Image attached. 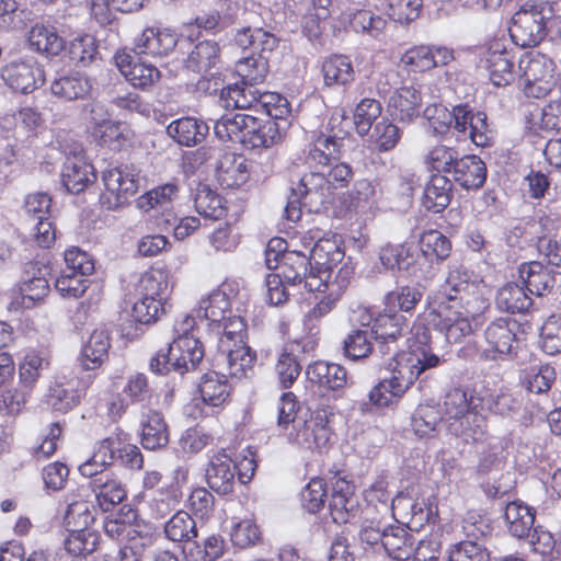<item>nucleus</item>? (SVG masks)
<instances>
[{
    "label": "nucleus",
    "instance_id": "obj_1",
    "mask_svg": "<svg viewBox=\"0 0 561 561\" xmlns=\"http://www.w3.org/2000/svg\"><path fill=\"white\" fill-rule=\"evenodd\" d=\"M408 320L398 312L385 310L370 324V331L381 354H392L394 366L391 377L380 380L369 392L370 401L387 407L392 398L402 397L416 380L420 386L430 377V371L445 362L428 344L427 330L417 333L416 343L408 352H399L398 340L405 335Z\"/></svg>",
    "mask_w": 561,
    "mask_h": 561
},
{
    "label": "nucleus",
    "instance_id": "obj_2",
    "mask_svg": "<svg viewBox=\"0 0 561 561\" xmlns=\"http://www.w3.org/2000/svg\"><path fill=\"white\" fill-rule=\"evenodd\" d=\"M432 322L449 343H459L482 324L486 301L474 286L458 272H451L445 283L427 296Z\"/></svg>",
    "mask_w": 561,
    "mask_h": 561
},
{
    "label": "nucleus",
    "instance_id": "obj_3",
    "mask_svg": "<svg viewBox=\"0 0 561 561\" xmlns=\"http://www.w3.org/2000/svg\"><path fill=\"white\" fill-rule=\"evenodd\" d=\"M558 2L529 0L512 16L510 35L520 47H535L546 36L548 24L557 18Z\"/></svg>",
    "mask_w": 561,
    "mask_h": 561
},
{
    "label": "nucleus",
    "instance_id": "obj_4",
    "mask_svg": "<svg viewBox=\"0 0 561 561\" xmlns=\"http://www.w3.org/2000/svg\"><path fill=\"white\" fill-rule=\"evenodd\" d=\"M331 184L322 172L305 173L296 184L290 187V195L285 207L286 218L298 221L301 218L302 207L310 213H320L331 203Z\"/></svg>",
    "mask_w": 561,
    "mask_h": 561
},
{
    "label": "nucleus",
    "instance_id": "obj_5",
    "mask_svg": "<svg viewBox=\"0 0 561 561\" xmlns=\"http://www.w3.org/2000/svg\"><path fill=\"white\" fill-rule=\"evenodd\" d=\"M205 351L202 342L191 334H182L169 345L167 352H158L150 360L151 371L167 375L171 371L183 376L196 369Z\"/></svg>",
    "mask_w": 561,
    "mask_h": 561
},
{
    "label": "nucleus",
    "instance_id": "obj_6",
    "mask_svg": "<svg viewBox=\"0 0 561 561\" xmlns=\"http://www.w3.org/2000/svg\"><path fill=\"white\" fill-rule=\"evenodd\" d=\"M167 288L168 279L161 271H151L141 275L137 285L139 298L134 302L131 309L135 322L151 324L165 312L163 295Z\"/></svg>",
    "mask_w": 561,
    "mask_h": 561
},
{
    "label": "nucleus",
    "instance_id": "obj_7",
    "mask_svg": "<svg viewBox=\"0 0 561 561\" xmlns=\"http://www.w3.org/2000/svg\"><path fill=\"white\" fill-rule=\"evenodd\" d=\"M102 180L105 192L102 193L100 202L107 209H117L125 205L139 188L138 174L128 167L107 169L103 172Z\"/></svg>",
    "mask_w": 561,
    "mask_h": 561
},
{
    "label": "nucleus",
    "instance_id": "obj_8",
    "mask_svg": "<svg viewBox=\"0 0 561 561\" xmlns=\"http://www.w3.org/2000/svg\"><path fill=\"white\" fill-rule=\"evenodd\" d=\"M256 362V353L245 343L230 345L222 340L218 343V353L214 357V366L226 370L231 377L241 379L252 375Z\"/></svg>",
    "mask_w": 561,
    "mask_h": 561
},
{
    "label": "nucleus",
    "instance_id": "obj_9",
    "mask_svg": "<svg viewBox=\"0 0 561 561\" xmlns=\"http://www.w3.org/2000/svg\"><path fill=\"white\" fill-rule=\"evenodd\" d=\"M1 79L14 92L32 93L45 81L42 67L34 59H18L1 69Z\"/></svg>",
    "mask_w": 561,
    "mask_h": 561
},
{
    "label": "nucleus",
    "instance_id": "obj_10",
    "mask_svg": "<svg viewBox=\"0 0 561 561\" xmlns=\"http://www.w3.org/2000/svg\"><path fill=\"white\" fill-rule=\"evenodd\" d=\"M327 423V417L321 414L295 421L288 440L301 448L321 451L327 448L331 435Z\"/></svg>",
    "mask_w": 561,
    "mask_h": 561
},
{
    "label": "nucleus",
    "instance_id": "obj_11",
    "mask_svg": "<svg viewBox=\"0 0 561 561\" xmlns=\"http://www.w3.org/2000/svg\"><path fill=\"white\" fill-rule=\"evenodd\" d=\"M114 60L122 75L136 88H150L161 77L157 67L140 61L131 49L124 48L118 50L114 56Z\"/></svg>",
    "mask_w": 561,
    "mask_h": 561
},
{
    "label": "nucleus",
    "instance_id": "obj_12",
    "mask_svg": "<svg viewBox=\"0 0 561 561\" xmlns=\"http://www.w3.org/2000/svg\"><path fill=\"white\" fill-rule=\"evenodd\" d=\"M520 331V323L513 318H499L492 321L484 330V339L492 351L501 355H511L515 352Z\"/></svg>",
    "mask_w": 561,
    "mask_h": 561
},
{
    "label": "nucleus",
    "instance_id": "obj_13",
    "mask_svg": "<svg viewBox=\"0 0 561 561\" xmlns=\"http://www.w3.org/2000/svg\"><path fill=\"white\" fill-rule=\"evenodd\" d=\"M178 44V35L169 28L147 27L136 38L135 55L167 56Z\"/></svg>",
    "mask_w": 561,
    "mask_h": 561
},
{
    "label": "nucleus",
    "instance_id": "obj_14",
    "mask_svg": "<svg viewBox=\"0 0 561 561\" xmlns=\"http://www.w3.org/2000/svg\"><path fill=\"white\" fill-rule=\"evenodd\" d=\"M306 375L312 386L324 396L329 391H336L346 386V369L334 363L323 360L314 362L307 367Z\"/></svg>",
    "mask_w": 561,
    "mask_h": 561
},
{
    "label": "nucleus",
    "instance_id": "obj_15",
    "mask_svg": "<svg viewBox=\"0 0 561 561\" xmlns=\"http://www.w3.org/2000/svg\"><path fill=\"white\" fill-rule=\"evenodd\" d=\"M92 90L90 78L79 71H60L50 83L51 93L66 102L83 100Z\"/></svg>",
    "mask_w": 561,
    "mask_h": 561
},
{
    "label": "nucleus",
    "instance_id": "obj_16",
    "mask_svg": "<svg viewBox=\"0 0 561 561\" xmlns=\"http://www.w3.org/2000/svg\"><path fill=\"white\" fill-rule=\"evenodd\" d=\"M447 431L465 443H483L488 438V424L484 415L474 409L447 424Z\"/></svg>",
    "mask_w": 561,
    "mask_h": 561
},
{
    "label": "nucleus",
    "instance_id": "obj_17",
    "mask_svg": "<svg viewBox=\"0 0 561 561\" xmlns=\"http://www.w3.org/2000/svg\"><path fill=\"white\" fill-rule=\"evenodd\" d=\"M61 181L69 193L79 194L96 181V174L91 163L75 156L66 159Z\"/></svg>",
    "mask_w": 561,
    "mask_h": 561
},
{
    "label": "nucleus",
    "instance_id": "obj_18",
    "mask_svg": "<svg viewBox=\"0 0 561 561\" xmlns=\"http://www.w3.org/2000/svg\"><path fill=\"white\" fill-rule=\"evenodd\" d=\"M332 519L336 524H346L358 514V502L354 497L352 486L345 480L336 482L329 502Z\"/></svg>",
    "mask_w": 561,
    "mask_h": 561
},
{
    "label": "nucleus",
    "instance_id": "obj_19",
    "mask_svg": "<svg viewBox=\"0 0 561 561\" xmlns=\"http://www.w3.org/2000/svg\"><path fill=\"white\" fill-rule=\"evenodd\" d=\"M208 125L195 117H182L171 122L167 134L180 146L193 147L203 142L208 134Z\"/></svg>",
    "mask_w": 561,
    "mask_h": 561
},
{
    "label": "nucleus",
    "instance_id": "obj_20",
    "mask_svg": "<svg viewBox=\"0 0 561 561\" xmlns=\"http://www.w3.org/2000/svg\"><path fill=\"white\" fill-rule=\"evenodd\" d=\"M220 61V47L216 41L204 39L197 42L190 51L185 66L193 72L203 77L213 75L211 70Z\"/></svg>",
    "mask_w": 561,
    "mask_h": 561
},
{
    "label": "nucleus",
    "instance_id": "obj_21",
    "mask_svg": "<svg viewBox=\"0 0 561 561\" xmlns=\"http://www.w3.org/2000/svg\"><path fill=\"white\" fill-rule=\"evenodd\" d=\"M456 183L467 190L480 188L486 179L485 163L478 156H465L459 158L453 171Z\"/></svg>",
    "mask_w": 561,
    "mask_h": 561
},
{
    "label": "nucleus",
    "instance_id": "obj_22",
    "mask_svg": "<svg viewBox=\"0 0 561 561\" xmlns=\"http://www.w3.org/2000/svg\"><path fill=\"white\" fill-rule=\"evenodd\" d=\"M485 67L489 70L490 80L496 87L510 84L514 79L513 61L511 54L500 44H493L485 56Z\"/></svg>",
    "mask_w": 561,
    "mask_h": 561
},
{
    "label": "nucleus",
    "instance_id": "obj_23",
    "mask_svg": "<svg viewBox=\"0 0 561 561\" xmlns=\"http://www.w3.org/2000/svg\"><path fill=\"white\" fill-rule=\"evenodd\" d=\"M236 466L226 455L214 457L206 470L208 486L218 494L226 495L233 491Z\"/></svg>",
    "mask_w": 561,
    "mask_h": 561
},
{
    "label": "nucleus",
    "instance_id": "obj_24",
    "mask_svg": "<svg viewBox=\"0 0 561 561\" xmlns=\"http://www.w3.org/2000/svg\"><path fill=\"white\" fill-rule=\"evenodd\" d=\"M252 115L225 114L214 125L216 137L225 142L231 141L244 146L249 128L253 129Z\"/></svg>",
    "mask_w": 561,
    "mask_h": 561
},
{
    "label": "nucleus",
    "instance_id": "obj_25",
    "mask_svg": "<svg viewBox=\"0 0 561 561\" xmlns=\"http://www.w3.org/2000/svg\"><path fill=\"white\" fill-rule=\"evenodd\" d=\"M236 44L242 49H251L252 54L266 56L274 51L278 46V38L262 27H242L238 30L234 36Z\"/></svg>",
    "mask_w": 561,
    "mask_h": 561
},
{
    "label": "nucleus",
    "instance_id": "obj_26",
    "mask_svg": "<svg viewBox=\"0 0 561 561\" xmlns=\"http://www.w3.org/2000/svg\"><path fill=\"white\" fill-rule=\"evenodd\" d=\"M421 104V94L413 87H402L396 90L389 100L391 115L405 123H410L419 116Z\"/></svg>",
    "mask_w": 561,
    "mask_h": 561
},
{
    "label": "nucleus",
    "instance_id": "obj_27",
    "mask_svg": "<svg viewBox=\"0 0 561 561\" xmlns=\"http://www.w3.org/2000/svg\"><path fill=\"white\" fill-rule=\"evenodd\" d=\"M255 85L241 80L233 85L224 88L220 93L222 106L233 110H251L257 106L261 91Z\"/></svg>",
    "mask_w": 561,
    "mask_h": 561
},
{
    "label": "nucleus",
    "instance_id": "obj_28",
    "mask_svg": "<svg viewBox=\"0 0 561 561\" xmlns=\"http://www.w3.org/2000/svg\"><path fill=\"white\" fill-rule=\"evenodd\" d=\"M519 272L531 294L545 296L552 293L557 283V274L541 262L534 261L523 264Z\"/></svg>",
    "mask_w": 561,
    "mask_h": 561
},
{
    "label": "nucleus",
    "instance_id": "obj_29",
    "mask_svg": "<svg viewBox=\"0 0 561 561\" xmlns=\"http://www.w3.org/2000/svg\"><path fill=\"white\" fill-rule=\"evenodd\" d=\"M453 183L443 175L435 174L424 188L422 205L433 213H440L448 207L451 201Z\"/></svg>",
    "mask_w": 561,
    "mask_h": 561
},
{
    "label": "nucleus",
    "instance_id": "obj_30",
    "mask_svg": "<svg viewBox=\"0 0 561 561\" xmlns=\"http://www.w3.org/2000/svg\"><path fill=\"white\" fill-rule=\"evenodd\" d=\"M505 520L508 525L510 533L517 538L529 537L534 528L535 510L522 502L514 501L505 507Z\"/></svg>",
    "mask_w": 561,
    "mask_h": 561
},
{
    "label": "nucleus",
    "instance_id": "obj_31",
    "mask_svg": "<svg viewBox=\"0 0 561 561\" xmlns=\"http://www.w3.org/2000/svg\"><path fill=\"white\" fill-rule=\"evenodd\" d=\"M215 169L218 181L228 187L239 185L247 179L245 159L233 152L226 151L221 153L217 159Z\"/></svg>",
    "mask_w": 561,
    "mask_h": 561
},
{
    "label": "nucleus",
    "instance_id": "obj_32",
    "mask_svg": "<svg viewBox=\"0 0 561 561\" xmlns=\"http://www.w3.org/2000/svg\"><path fill=\"white\" fill-rule=\"evenodd\" d=\"M379 260L386 270L391 272H407L416 262V252L408 243H387L380 248Z\"/></svg>",
    "mask_w": 561,
    "mask_h": 561
},
{
    "label": "nucleus",
    "instance_id": "obj_33",
    "mask_svg": "<svg viewBox=\"0 0 561 561\" xmlns=\"http://www.w3.org/2000/svg\"><path fill=\"white\" fill-rule=\"evenodd\" d=\"M28 44L37 53L46 56H58L65 49V41L54 27L35 24L28 32Z\"/></svg>",
    "mask_w": 561,
    "mask_h": 561
},
{
    "label": "nucleus",
    "instance_id": "obj_34",
    "mask_svg": "<svg viewBox=\"0 0 561 561\" xmlns=\"http://www.w3.org/2000/svg\"><path fill=\"white\" fill-rule=\"evenodd\" d=\"M110 348V336L105 330H95L89 337V341L82 348L79 358L80 365L83 369H95L107 357Z\"/></svg>",
    "mask_w": 561,
    "mask_h": 561
},
{
    "label": "nucleus",
    "instance_id": "obj_35",
    "mask_svg": "<svg viewBox=\"0 0 561 561\" xmlns=\"http://www.w3.org/2000/svg\"><path fill=\"white\" fill-rule=\"evenodd\" d=\"M231 313L228 296L221 290L213 291L199 304L198 316L208 321V325L220 329L221 322Z\"/></svg>",
    "mask_w": 561,
    "mask_h": 561
},
{
    "label": "nucleus",
    "instance_id": "obj_36",
    "mask_svg": "<svg viewBox=\"0 0 561 561\" xmlns=\"http://www.w3.org/2000/svg\"><path fill=\"white\" fill-rule=\"evenodd\" d=\"M252 123L253 129L249 128V134H245V148H268L280 139V130L284 127H282L278 122H275L274 119H267L261 123L256 117L253 116Z\"/></svg>",
    "mask_w": 561,
    "mask_h": 561
},
{
    "label": "nucleus",
    "instance_id": "obj_37",
    "mask_svg": "<svg viewBox=\"0 0 561 561\" xmlns=\"http://www.w3.org/2000/svg\"><path fill=\"white\" fill-rule=\"evenodd\" d=\"M495 304L502 311L510 313H523L529 310L533 305V300L526 294L524 287L515 283H508L497 291Z\"/></svg>",
    "mask_w": 561,
    "mask_h": 561
},
{
    "label": "nucleus",
    "instance_id": "obj_38",
    "mask_svg": "<svg viewBox=\"0 0 561 561\" xmlns=\"http://www.w3.org/2000/svg\"><path fill=\"white\" fill-rule=\"evenodd\" d=\"M371 339L374 335L369 323H363L351 330L343 341L344 355L353 360L367 357L373 352Z\"/></svg>",
    "mask_w": 561,
    "mask_h": 561
},
{
    "label": "nucleus",
    "instance_id": "obj_39",
    "mask_svg": "<svg viewBox=\"0 0 561 561\" xmlns=\"http://www.w3.org/2000/svg\"><path fill=\"white\" fill-rule=\"evenodd\" d=\"M199 393L205 404L215 408L221 405L230 394L226 376L216 371L205 374L199 383Z\"/></svg>",
    "mask_w": 561,
    "mask_h": 561
},
{
    "label": "nucleus",
    "instance_id": "obj_40",
    "mask_svg": "<svg viewBox=\"0 0 561 561\" xmlns=\"http://www.w3.org/2000/svg\"><path fill=\"white\" fill-rule=\"evenodd\" d=\"M169 443V433L162 415L150 411L142 425L141 444L149 450L160 449Z\"/></svg>",
    "mask_w": 561,
    "mask_h": 561
},
{
    "label": "nucleus",
    "instance_id": "obj_41",
    "mask_svg": "<svg viewBox=\"0 0 561 561\" xmlns=\"http://www.w3.org/2000/svg\"><path fill=\"white\" fill-rule=\"evenodd\" d=\"M444 414L448 422L457 420L463 414L478 409L476 398L462 387L450 389L444 397Z\"/></svg>",
    "mask_w": 561,
    "mask_h": 561
},
{
    "label": "nucleus",
    "instance_id": "obj_42",
    "mask_svg": "<svg viewBox=\"0 0 561 561\" xmlns=\"http://www.w3.org/2000/svg\"><path fill=\"white\" fill-rule=\"evenodd\" d=\"M324 83L327 85H345L354 80V70L351 60L344 55H333L322 65Z\"/></svg>",
    "mask_w": 561,
    "mask_h": 561
},
{
    "label": "nucleus",
    "instance_id": "obj_43",
    "mask_svg": "<svg viewBox=\"0 0 561 561\" xmlns=\"http://www.w3.org/2000/svg\"><path fill=\"white\" fill-rule=\"evenodd\" d=\"M308 266H310V259L305 254L296 251L286 252L283 255L278 275L287 285H300L306 277Z\"/></svg>",
    "mask_w": 561,
    "mask_h": 561
},
{
    "label": "nucleus",
    "instance_id": "obj_44",
    "mask_svg": "<svg viewBox=\"0 0 561 561\" xmlns=\"http://www.w3.org/2000/svg\"><path fill=\"white\" fill-rule=\"evenodd\" d=\"M423 293L416 286H400L385 296L386 310L411 312L421 301Z\"/></svg>",
    "mask_w": 561,
    "mask_h": 561
},
{
    "label": "nucleus",
    "instance_id": "obj_45",
    "mask_svg": "<svg viewBox=\"0 0 561 561\" xmlns=\"http://www.w3.org/2000/svg\"><path fill=\"white\" fill-rule=\"evenodd\" d=\"M28 268L25 271L26 277L22 280L20 290L23 298L31 301L43 299L49 291L48 280L43 273L47 268L37 266V264L28 263Z\"/></svg>",
    "mask_w": 561,
    "mask_h": 561
},
{
    "label": "nucleus",
    "instance_id": "obj_46",
    "mask_svg": "<svg viewBox=\"0 0 561 561\" xmlns=\"http://www.w3.org/2000/svg\"><path fill=\"white\" fill-rule=\"evenodd\" d=\"M194 206L199 215L211 219H219L226 211L221 197L206 184H198Z\"/></svg>",
    "mask_w": 561,
    "mask_h": 561
},
{
    "label": "nucleus",
    "instance_id": "obj_47",
    "mask_svg": "<svg viewBox=\"0 0 561 561\" xmlns=\"http://www.w3.org/2000/svg\"><path fill=\"white\" fill-rule=\"evenodd\" d=\"M31 11L21 9L16 0H0V30L22 31L31 21Z\"/></svg>",
    "mask_w": 561,
    "mask_h": 561
},
{
    "label": "nucleus",
    "instance_id": "obj_48",
    "mask_svg": "<svg viewBox=\"0 0 561 561\" xmlns=\"http://www.w3.org/2000/svg\"><path fill=\"white\" fill-rule=\"evenodd\" d=\"M519 69L523 71V82H553L552 61L545 56H536L520 60Z\"/></svg>",
    "mask_w": 561,
    "mask_h": 561
},
{
    "label": "nucleus",
    "instance_id": "obj_49",
    "mask_svg": "<svg viewBox=\"0 0 561 561\" xmlns=\"http://www.w3.org/2000/svg\"><path fill=\"white\" fill-rule=\"evenodd\" d=\"M164 531L170 540L176 542L190 541L197 536L195 520L184 511H179L171 517L164 526Z\"/></svg>",
    "mask_w": 561,
    "mask_h": 561
},
{
    "label": "nucleus",
    "instance_id": "obj_50",
    "mask_svg": "<svg viewBox=\"0 0 561 561\" xmlns=\"http://www.w3.org/2000/svg\"><path fill=\"white\" fill-rule=\"evenodd\" d=\"M442 415L437 407L433 404H420L411 419V426L420 437L431 436L435 431Z\"/></svg>",
    "mask_w": 561,
    "mask_h": 561
},
{
    "label": "nucleus",
    "instance_id": "obj_51",
    "mask_svg": "<svg viewBox=\"0 0 561 561\" xmlns=\"http://www.w3.org/2000/svg\"><path fill=\"white\" fill-rule=\"evenodd\" d=\"M178 192L179 188L175 184L167 183L141 195L137 199V205L145 211L157 207L167 210L172 201L176 197Z\"/></svg>",
    "mask_w": 561,
    "mask_h": 561
},
{
    "label": "nucleus",
    "instance_id": "obj_52",
    "mask_svg": "<svg viewBox=\"0 0 561 561\" xmlns=\"http://www.w3.org/2000/svg\"><path fill=\"white\" fill-rule=\"evenodd\" d=\"M237 71L247 83H262L268 72L267 56L243 57L237 62Z\"/></svg>",
    "mask_w": 561,
    "mask_h": 561
},
{
    "label": "nucleus",
    "instance_id": "obj_53",
    "mask_svg": "<svg viewBox=\"0 0 561 561\" xmlns=\"http://www.w3.org/2000/svg\"><path fill=\"white\" fill-rule=\"evenodd\" d=\"M407 533L400 527L385 529L382 542L379 550L383 551L392 561H408L409 551L405 547Z\"/></svg>",
    "mask_w": 561,
    "mask_h": 561
},
{
    "label": "nucleus",
    "instance_id": "obj_54",
    "mask_svg": "<svg viewBox=\"0 0 561 561\" xmlns=\"http://www.w3.org/2000/svg\"><path fill=\"white\" fill-rule=\"evenodd\" d=\"M65 522L68 531H87L94 522V514L88 502L79 501L68 505Z\"/></svg>",
    "mask_w": 561,
    "mask_h": 561
},
{
    "label": "nucleus",
    "instance_id": "obj_55",
    "mask_svg": "<svg viewBox=\"0 0 561 561\" xmlns=\"http://www.w3.org/2000/svg\"><path fill=\"white\" fill-rule=\"evenodd\" d=\"M420 249L424 256H435L438 261L447 259L450 254V241L439 231L430 230L420 239Z\"/></svg>",
    "mask_w": 561,
    "mask_h": 561
},
{
    "label": "nucleus",
    "instance_id": "obj_56",
    "mask_svg": "<svg viewBox=\"0 0 561 561\" xmlns=\"http://www.w3.org/2000/svg\"><path fill=\"white\" fill-rule=\"evenodd\" d=\"M381 105L375 99H363L354 112V125L359 136H365L371 128L374 121L380 115Z\"/></svg>",
    "mask_w": 561,
    "mask_h": 561
},
{
    "label": "nucleus",
    "instance_id": "obj_57",
    "mask_svg": "<svg viewBox=\"0 0 561 561\" xmlns=\"http://www.w3.org/2000/svg\"><path fill=\"white\" fill-rule=\"evenodd\" d=\"M459 153L456 149L445 145L435 146L426 156L425 163L438 173H451Z\"/></svg>",
    "mask_w": 561,
    "mask_h": 561
},
{
    "label": "nucleus",
    "instance_id": "obj_58",
    "mask_svg": "<svg viewBox=\"0 0 561 561\" xmlns=\"http://www.w3.org/2000/svg\"><path fill=\"white\" fill-rule=\"evenodd\" d=\"M351 26L355 32L366 33L378 38L387 27V21L367 10H358L351 19Z\"/></svg>",
    "mask_w": 561,
    "mask_h": 561
},
{
    "label": "nucleus",
    "instance_id": "obj_59",
    "mask_svg": "<svg viewBox=\"0 0 561 561\" xmlns=\"http://www.w3.org/2000/svg\"><path fill=\"white\" fill-rule=\"evenodd\" d=\"M541 348L549 355L561 352V316H550L541 327Z\"/></svg>",
    "mask_w": 561,
    "mask_h": 561
},
{
    "label": "nucleus",
    "instance_id": "obj_60",
    "mask_svg": "<svg viewBox=\"0 0 561 561\" xmlns=\"http://www.w3.org/2000/svg\"><path fill=\"white\" fill-rule=\"evenodd\" d=\"M257 106H261L266 112L270 117L268 119H274L275 122L284 121L286 123L285 119L290 113L288 100L274 92H261Z\"/></svg>",
    "mask_w": 561,
    "mask_h": 561
},
{
    "label": "nucleus",
    "instance_id": "obj_61",
    "mask_svg": "<svg viewBox=\"0 0 561 561\" xmlns=\"http://www.w3.org/2000/svg\"><path fill=\"white\" fill-rule=\"evenodd\" d=\"M68 53L72 61L85 67L91 64L98 55L95 39L90 35L75 38L70 43Z\"/></svg>",
    "mask_w": 561,
    "mask_h": 561
},
{
    "label": "nucleus",
    "instance_id": "obj_62",
    "mask_svg": "<svg viewBox=\"0 0 561 561\" xmlns=\"http://www.w3.org/2000/svg\"><path fill=\"white\" fill-rule=\"evenodd\" d=\"M70 536L65 541V550L70 557L87 558L95 550L96 537L87 531H69Z\"/></svg>",
    "mask_w": 561,
    "mask_h": 561
},
{
    "label": "nucleus",
    "instance_id": "obj_63",
    "mask_svg": "<svg viewBox=\"0 0 561 561\" xmlns=\"http://www.w3.org/2000/svg\"><path fill=\"white\" fill-rule=\"evenodd\" d=\"M340 149L341 144L334 137L322 136L310 151V158L319 164L331 165L333 160L339 159Z\"/></svg>",
    "mask_w": 561,
    "mask_h": 561
},
{
    "label": "nucleus",
    "instance_id": "obj_64",
    "mask_svg": "<svg viewBox=\"0 0 561 561\" xmlns=\"http://www.w3.org/2000/svg\"><path fill=\"white\" fill-rule=\"evenodd\" d=\"M371 137L379 151H389L398 144L401 133L398 126L383 119L376 124Z\"/></svg>",
    "mask_w": 561,
    "mask_h": 561
}]
</instances>
